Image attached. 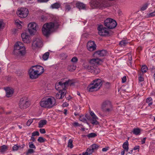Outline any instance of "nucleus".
Here are the masks:
<instances>
[{
  "label": "nucleus",
  "mask_w": 155,
  "mask_h": 155,
  "mask_svg": "<svg viewBox=\"0 0 155 155\" xmlns=\"http://www.w3.org/2000/svg\"><path fill=\"white\" fill-rule=\"evenodd\" d=\"M30 105V102L28 101L26 97H24L21 98L20 99L19 105L21 109H26L29 107Z\"/></svg>",
  "instance_id": "0eeeda50"
},
{
  "label": "nucleus",
  "mask_w": 155,
  "mask_h": 155,
  "mask_svg": "<svg viewBox=\"0 0 155 155\" xmlns=\"http://www.w3.org/2000/svg\"><path fill=\"white\" fill-rule=\"evenodd\" d=\"M6 97H8L12 96L13 93V91L9 89H7L6 91Z\"/></svg>",
  "instance_id": "a878e982"
},
{
  "label": "nucleus",
  "mask_w": 155,
  "mask_h": 155,
  "mask_svg": "<svg viewBox=\"0 0 155 155\" xmlns=\"http://www.w3.org/2000/svg\"><path fill=\"white\" fill-rule=\"evenodd\" d=\"M68 81V84H69L70 86H72L74 84V83L73 82L72 80L69 79L68 81Z\"/></svg>",
  "instance_id": "6e6d98bb"
},
{
  "label": "nucleus",
  "mask_w": 155,
  "mask_h": 155,
  "mask_svg": "<svg viewBox=\"0 0 155 155\" xmlns=\"http://www.w3.org/2000/svg\"><path fill=\"white\" fill-rule=\"evenodd\" d=\"M138 75H140V76H139V77H138V80H139V82H141V81H144V78L143 77H142V76H140V74H138Z\"/></svg>",
  "instance_id": "09e8293b"
},
{
  "label": "nucleus",
  "mask_w": 155,
  "mask_h": 155,
  "mask_svg": "<svg viewBox=\"0 0 155 155\" xmlns=\"http://www.w3.org/2000/svg\"><path fill=\"white\" fill-rule=\"evenodd\" d=\"M34 152V150L32 149H29L26 153L27 155H28L29 154H31Z\"/></svg>",
  "instance_id": "37998d69"
},
{
  "label": "nucleus",
  "mask_w": 155,
  "mask_h": 155,
  "mask_svg": "<svg viewBox=\"0 0 155 155\" xmlns=\"http://www.w3.org/2000/svg\"><path fill=\"white\" fill-rule=\"evenodd\" d=\"M104 82L102 79L97 78L93 80L92 82L99 90Z\"/></svg>",
  "instance_id": "dca6fc26"
},
{
  "label": "nucleus",
  "mask_w": 155,
  "mask_h": 155,
  "mask_svg": "<svg viewBox=\"0 0 155 155\" xmlns=\"http://www.w3.org/2000/svg\"><path fill=\"white\" fill-rule=\"evenodd\" d=\"M39 135V134L38 131H36L33 132L32 134V136H38Z\"/></svg>",
  "instance_id": "8fccbe9b"
},
{
  "label": "nucleus",
  "mask_w": 155,
  "mask_h": 155,
  "mask_svg": "<svg viewBox=\"0 0 155 155\" xmlns=\"http://www.w3.org/2000/svg\"><path fill=\"white\" fill-rule=\"evenodd\" d=\"M91 117H95V116H96L94 113L92 111L90 112V115Z\"/></svg>",
  "instance_id": "338daca9"
},
{
  "label": "nucleus",
  "mask_w": 155,
  "mask_h": 155,
  "mask_svg": "<svg viewBox=\"0 0 155 155\" xmlns=\"http://www.w3.org/2000/svg\"><path fill=\"white\" fill-rule=\"evenodd\" d=\"M61 6V4L59 2H56L54 4H52L50 8L52 9H58L60 8Z\"/></svg>",
  "instance_id": "4be33fe9"
},
{
  "label": "nucleus",
  "mask_w": 155,
  "mask_h": 155,
  "mask_svg": "<svg viewBox=\"0 0 155 155\" xmlns=\"http://www.w3.org/2000/svg\"><path fill=\"white\" fill-rule=\"evenodd\" d=\"M40 106L43 107L49 108L57 105L56 100L54 97H49L48 98H43L40 102Z\"/></svg>",
  "instance_id": "20e7f679"
},
{
  "label": "nucleus",
  "mask_w": 155,
  "mask_h": 155,
  "mask_svg": "<svg viewBox=\"0 0 155 155\" xmlns=\"http://www.w3.org/2000/svg\"><path fill=\"white\" fill-rule=\"evenodd\" d=\"M73 7V3H66L65 4V11L68 12L70 11L71 8Z\"/></svg>",
  "instance_id": "412c9836"
},
{
  "label": "nucleus",
  "mask_w": 155,
  "mask_h": 155,
  "mask_svg": "<svg viewBox=\"0 0 155 155\" xmlns=\"http://www.w3.org/2000/svg\"><path fill=\"white\" fill-rule=\"evenodd\" d=\"M155 16V11L149 14V17H152Z\"/></svg>",
  "instance_id": "4d7b16f0"
},
{
  "label": "nucleus",
  "mask_w": 155,
  "mask_h": 155,
  "mask_svg": "<svg viewBox=\"0 0 155 155\" xmlns=\"http://www.w3.org/2000/svg\"><path fill=\"white\" fill-rule=\"evenodd\" d=\"M150 69L152 72H155V67L153 66H151L150 67Z\"/></svg>",
  "instance_id": "3c124183"
},
{
  "label": "nucleus",
  "mask_w": 155,
  "mask_h": 155,
  "mask_svg": "<svg viewBox=\"0 0 155 155\" xmlns=\"http://www.w3.org/2000/svg\"><path fill=\"white\" fill-rule=\"evenodd\" d=\"M59 26V21L55 19L53 22L44 24L42 28L43 34L48 37L51 32V30L54 28H58Z\"/></svg>",
  "instance_id": "f03ea898"
},
{
  "label": "nucleus",
  "mask_w": 155,
  "mask_h": 155,
  "mask_svg": "<svg viewBox=\"0 0 155 155\" xmlns=\"http://www.w3.org/2000/svg\"><path fill=\"white\" fill-rule=\"evenodd\" d=\"M148 4L146 3L143 5L141 8L140 10L142 11L145 10L147 8Z\"/></svg>",
  "instance_id": "e433bc0d"
},
{
  "label": "nucleus",
  "mask_w": 155,
  "mask_h": 155,
  "mask_svg": "<svg viewBox=\"0 0 155 155\" xmlns=\"http://www.w3.org/2000/svg\"><path fill=\"white\" fill-rule=\"evenodd\" d=\"M147 70L148 68L146 65H143L142 66L141 71L142 73H145L147 71Z\"/></svg>",
  "instance_id": "c9c22d12"
},
{
  "label": "nucleus",
  "mask_w": 155,
  "mask_h": 155,
  "mask_svg": "<svg viewBox=\"0 0 155 155\" xmlns=\"http://www.w3.org/2000/svg\"><path fill=\"white\" fill-rule=\"evenodd\" d=\"M139 148H140V147L139 146H136L134 148V150H137V149H139Z\"/></svg>",
  "instance_id": "774afa93"
},
{
  "label": "nucleus",
  "mask_w": 155,
  "mask_h": 155,
  "mask_svg": "<svg viewBox=\"0 0 155 155\" xmlns=\"http://www.w3.org/2000/svg\"><path fill=\"white\" fill-rule=\"evenodd\" d=\"M71 61L73 63H76L78 61V59L76 57H73L71 60Z\"/></svg>",
  "instance_id": "de8ad7c7"
},
{
  "label": "nucleus",
  "mask_w": 155,
  "mask_h": 155,
  "mask_svg": "<svg viewBox=\"0 0 155 155\" xmlns=\"http://www.w3.org/2000/svg\"><path fill=\"white\" fill-rule=\"evenodd\" d=\"M8 149V147L6 145H4L1 147L0 152L2 153H3L5 152Z\"/></svg>",
  "instance_id": "cd10ccee"
},
{
  "label": "nucleus",
  "mask_w": 155,
  "mask_h": 155,
  "mask_svg": "<svg viewBox=\"0 0 155 155\" xmlns=\"http://www.w3.org/2000/svg\"><path fill=\"white\" fill-rule=\"evenodd\" d=\"M107 51L104 50H102L96 51L94 53V55L98 56V57H103L106 55Z\"/></svg>",
  "instance_id": "a211bd4d"
},
{
  "label": "nucleus",
  "mask_w": 155,
  "mask_h": 155,
  "mask_svg": "<svg viewBox=\"0 0 155 155\" xmlns=\"http://www.w3.org/2000/svg\"><path fill=\"white\" fill-rule=\"evenodd\" d=\"M60 93L61 95H62V97L63 98L64 95L66 94V89H64L60 91Z\"/></svg>",
  "instance_id": "49530a36"
},
{
  "label": "nucleus",
  "mask_w": 155,
  "mask_h": 155,
  "mask_svg": "<svg viewBox=\"0 0 155 155\" xmlns=\"http://www.w3.org/2000/svg\"><path fill=\"white\" fill-rule=\"evenodd\" d=\"M73 140L71 139H70L68 143V147H70L71 149L73 147Z\"/></svg>",
  "instance_id": "473e14b6"
},
{
  "label": "nucleus",
  "mask_w": 155,
  "mask_h": 155,
  "mask_svg": "<svg viewBox=\"0 0 155 155\" xmlns=\"http://www.w3.org/2000/svg\"><path fill=\"white\" fill-rule=\"evenodd\" d=\"M28 9L25 8H21L18 9L16 12L18 15L22 18H26L28 14Z\"/></svg>",
  "instance_id": "1a4fd4ad"
},
{
  "label": "nucleus",
  "mask_w": 155,
  "mask_h": 155,
  "mask_svg": "<svg viewBox=\"0 0 155 155\" xmlns=\"http://www.w3.org/2000/svg\"><path fill=\"white\" fill-rule=\"evenodd\" d=\"M32 68L35 69L39 75L41 74L44 72V68L41 66L37 65L32 66Z\"/></svg>",
  "instance_id": "f3484780"
},
{
  "label": "nucleus",
  "mask_w": 155,
  "mask_h": 155,
  "mask_svg": "<svg viewBox=\"0 0 155 155\" xmlns=\"http://www.w3.org/2000/svg\"><path fill=\"white\" fill-rule=\"evenodd\" d=\"M76 66L75 64H70L68 66L67 69L69 71H73L76 69Z\"/></svg>",
  "instance_id": "5701e85b"
},
{
  "label": "nucleus",
  "mask_w": 155,
  "mask_h": 155,
  "mask_svg": "<svg viewBox=\"0 0 155 155\" xmlns=\"http://www.w3.org/2000/svg\"><path fill=\"white\" fill-rule=\"evenodd\" d=\"M91 123L93 125H98L99 123L97 120L98 119L96 116L92 117L91 118Z\"/></svg>",
  "instance_id": "b1692460"
},
{
  "label": "nucleus",
  "mask_w": 155,
  "mask_h": 155,
  "mask_svg": "<svg viewBox=\"0 0 155 155\" xmlns=\"http://www.w3.org/2000/svg\"><path fill=\"white\" fill-rule=\"evenodd\" d=\"M49 55V53L48 52H47L45 53L43 55L42 58L44 60H47L48 58Z\"/></svg>",
  "instance_id": "f704fd0d"
},
{
  "label": "nucleus",
  "mask_w": 155,
  "mask_h": 155,
  "mask_svg": "<svg viewBox=\"0 0 155 155\" xmlns=\"http://www.w3.org/2000/svg\"><path fill=\"white\" fill-rule=\"evenodd\" d=\"M99 146L97 144H93L91 145V147L92 148V150L94 151L95 150H97L98 149Z\"/></svg>",
  "instance_id": "58836bf2"
},
{
  "label": "nucleus",
  "mask_w": 155,
  "mask_h": 155,
  "mask_svg": "<svg viewBox=\"0 0 155 155\" xmlns=\"http://www.w3.org/2000/svg\"><path fill=\"white\" fill-rule=\"evenodd\" d=\"M104 24L109 29L114 28L117 25L116 21L110 18H107L105 20Z\"/></svg>",
  "instance_id": "423d86ee"
},
{
  "label": "nucleus",
  "mask_w": 155,
  "mask_h": 155,
  "mask_svg": "<svg viewBox=\"0 0 155 155\" xmlns=\"http://www.w3.org/2000/svg\"><path fill=\"white\" fill-rule=\"evenodd\" d=\"M103 62L102 60L98 58H92L89 61L90 65H86L84 66V68L89 71L93 73L94 74H97L100 72V69L95 65L100 64Z\"/></svg>",
  "instance_id": "f257e3e1"
},
{
  "label": "nucleus",
  "mask_w": 155,
  "mask_h": 155,
  "mask_svg": "<svg viewBox=\"0 0 155 155\" xmlns=\"http://www.w3.org/2000/svg\"><path fill=\"white\" fill-rule=\"evenodd\" d=\"M97 136L96 134L94 133H91L87 135V137L89 138H94Z\"/></svg>",
  "instance_id": "72a5a7b5"
},
{
  "label": "nucleus",
  "mask_w": 155,
  "mask_h": 155,
  "mask_svg": "<svg viewBox=\"0 0 155 155\" xmlns=\"http://www.w3.org/2000/svg\"><path fill=\"white\" fill-rule=\"evenodd\" d=\"M68 81L63 82L62 81H60L56 83L55 85V89L59 91L65 89L66 86L68 84Z\"/></svg>",
  "instance_id": "f8f14e48"
},
{
  "label": "nucleus",
  "mask_w": 155,
  "mask_h": 155,
  "mask_svg": "<svg viewBox=\"0 0 155 155\" xmlns=\"http://www.w3.org/2000/svg\"><path fill=\"white\" fill-rule=\"evenodd\" d=\"M133 133L136 135H140V130L139 128H134L132 131Z\"/></svg>",
  "instance_id": "c756f323"
},
{
  "label": "nucleus",
  "mask_w": 155,
  "mask_h": 155,
  "mask_svg": "<svg viewBox=\"0 0 155 155\" xmlns=\"http://www.w3.org/2000/svg\"><path fill=\"white\" fill-rule=\"evenodd\" d=\"M32 122L33 120L32 119H29L27 121L26 123V125L28 126H29L32 123Z\"/></svg>",
  "instance_id": "603ef678"
},
{
  "label": "nucleus",
  "mask_w": 155,
  "mask_h": 155,
  "mask_svg": "<svg viewBox=\"0 0 155 155\" xmlns=\"http://www.w3.org/2000/svg\"><path fill=\"white\" fill-rule=\"evenodd\" d=\"M102 108L105 112H110L112 110V106L111 102L108 100L105 101L103 103Z\"/></svg>",
  "instance_id": "6e6552de"
},
{
  "label": "nucleus",
  "mask_w": 155,
  "mask_h": 155,
  "mask_svg": "<svg viewBox=\"0 0 155 155\" xmlns=\"http://www.w3.org/2000/svg\"><path fill=\"white\" fill-rule=\"evenodd\" d=\"M76 7L79 9H84L85 8V5L82 3L78 2L76 4Z\"/></svg>",
  "instance_id": "393cba45"
},
{
  "label": "nucleus",
  "mask_w": 155,
  "mask_h": 155,
  "mask_svg": "<svg viewBox=\"0 0 155 155\" xmlns=\"http://www.w3.org/2000/svg\"><path fill=\"white\" fill-rule=\"evenodd\" d=\"M146 102L148 104V106H150L153 104V99L150 97H148L146 100Z\"/></svg>",
  "instance_id": "2f4dec72"
},
{
  "label": "nucleus",
  "mask_w": 155,
  "mask_h": 155,
  "mask_svg": "<svg viewBox=\"0 0 155 155\" xmlns=\"http://www.w3.org/2000/svg\"><path fill=\"white\" fill-rule=\"evenodd\" d=\"M128 143L127 140L124 142L123 145V147L125 150L127 152L128 150Z\"/></svg>",
  "instance_id": "c85d7f7f"
},
{
  "label": "nucleus",
  "mask_w": 155,
  "mask_h": 155,
  "mask_svg": "<svg viewBox=\"0 0 155 155\" xmlns=\"http://www.w3.org/2000/svg\"><path fill=\"white\" fill-rule=\"evenodd\" d=\"M79 120L84 123H86L87 122V120L84 115L80 116L79 118Z\"/></svg>",
  "instance_id": "ea45409f"
},
{
  "label": "nucleus",
  "mask_w": 155,
  "mask_h": 155,
  "mask_svg": "<svg viewBox=\"0 0 155 155\" xmlns=\"http://www.w3.org/2000/svg\"><path fill=\"white\" fill-rule=\"evenodd\" d=\"M46 140L41 137H39L38 139V141L39 143H43Z\"/></svg>",
  "instance_id": "a19ab883"
},
{
  "label": "nucleus",
  "mask_w": 155,
  "mask_h": 155,
  "mask_svg": "<svg viewBox=\"0 0 155 155\" xmlns=\"http://www.w3.org/2000/svg\"><path fill=\"white\" fill-rule=\"evenodd\" d=\"M68 105L69 104L66 102H65L62 104V106L63 107H66L68 106Z\"/></svg>",
  "instance_id": "e2e57ef3"
},
{
  "label": "nucleus",
  "mask_w": 155,
  "mask_h": 155,
  "mask_svg": "<svg viewBox=\"0 0 155 155\" xmlns=\"http://www.w3.org/2000/svg\"><path fill=\"white\" fill-rule=\"evenodd\" d=\"M15 23L16 24V25L18 27H20V26H21V25L18 23V21L16 20L15 21Z\"/></svg>",
  "instance_id": "69168bd1"
},
{
  "label": "nucleus",
  "mask_w": 155,
  "mask_h": 155,
  "mask_svg": "<svg viewBox=\"0 0 155 155\" xmlns=\"http://www.w3.org/2000/svg\"><path fill=\"white\" fill-rule=\"evenodd\" d=\"M18 146L17 145H15L12 147V150L13 151H17L18 149Z\"/></svg>",
  "instance_id": "5fc2aeb1"
},
{
  "label": "nucleus",
  "mask_w": 155,
  "mask_h": 155,
  "mask_svg": "<svg viewBox=\"0 0 155 155\" xmlns=\"http://www.w3.org/2000/svg\"><path fill=\"white\" fill-rule=\"evenodd\" d=\"M99 35L101 36H109L113 34L114 32L110 31L109 29L103 26L102 25H100L97 27Z\"/></svg>",
  "instance_id": "39448f33"
},
{
  "label": "nucleus",
  "mask_w": 155,
  "mask_h": 155,
  "mask_svg": "<svg viewBox=\"0 0 155 155\" xmlns=\"http://www.w3.org/2000/svg\"><path fill=\"white\" fill-rule=\"evenodd\" d=\"M25 146V144H23L21 146L20 145H18V149H19L20 148H23Z\"/></svg>",
  "instance_id": "0e129e2a"
},
{
  "label": "nucleus",
  "mask_w": 155,
  "mask_h": 155,
  "mask_svg": "<svg viewBox=\"0 0 155 155\" xmlns=\"http://www.w3.org/2000/svg\"><path fill=\"white\" fill-rule=\"evenodd\" d=\"M42 46V41L40 39L36 38L33 40L32 44V47L33 49L40 48Z\"/></svg>",
  "instance_id": "ddd939ff"
},
{
  "label": "nucleus",
  "mask_w": 155,
  "mask_h": 155,
  "mask_svg": "<svg viewBox=\"0 0 155 155\" xmlns=\"http://www.w3.org/2000/svg\"><path fill=\"white\" fill-rule=\"evenodd\" d=\"M41 134H45L46 133V131L45 129H40L39 130Z\"/></svg>",
  "instance_id": "13d9d810"
},
{
  "label": "nucleus",
  "mask_w": 155,
  "mask_h": 155,
  "mask_svg": "<svg viewBox=\"0 0 155 155\" xmlns=\"http://www.w3.org/2000/svg\"><path fill=\"white\" fill-rule=\"evenodd\" d=\"M87 49L90 51H93L96 48V45L94 41H89L87 45Z\"/></svg>",
  "instance_id": "2eb2a0df"
},
{
  "label": "nucleus",
  "mask_w": 155,
  "mask_h": 155,
  "mask_svg": "<svg viewBox=\"0 0 155 155\" xmlns=\"http://www.w3.org/2000/svg\"><path fill=\"white\" fill-rule=\"evenodd\" d=\"M49 0H38V2L39 3L47 2Z\"/></svg>",
  "instance_id": "bf43d9fd"
},
{
  "label": "nucleus",
  "mask_w": 155,
  "mask_h": 155,
  "mask_svg": "<svg viewBox=\"0 0 155 155\" xmlns=\"http://www.w3.org/2000/svg\"><path fill=\"white\" fill-rule=\"evenodd\" d=\"M21 37L24 42L26 43H30V37L28 35H26L25 34L22 33L21 34Z\"/></svg>",
  "instance_id": "6ab92c4d"
},
{
  "label": "nucleus",
  "mask_w": 155,
  "mask_h": 155,
  "mask_svg": "<svg viewBox=\"0 0 155 155\" xmlns=\"http://www.w3.org/2000/svg\"><path fill=\"white\" fill-rule=\"evenodd\" d=\"M73 125L74 127H80L81 126H82L81 124H79L78 122H74L73 124Z\"/></svg>",
  "instance_id": "864d4df0"
},
{
  "label": "nucleus",
  "mask_w": 155,
  "mask_h": 155,
  "mask_svg": "<svg viewBox=\"0 0 155 155\" xmlns=\"http://www.w3.org/2000/svg\"><path fill=\"white\" fill-rule=\"evenodd\" d=\"M37 28L38 25L35 22L30 23L28 25V29L30 35H34L37 31Z\"/></svg>",
  "instance_id": "9b49d317"
},
{
  "label": "nucleus",
  "mask_w": 155,
  "mask_h": 155,
  "mask_svg": "<svg viewBox=\"0 0 155 155\" xmlns=\"http://www.w3.org/2000/svg\"><path fill=\"white\" fill-rule=\"evenodd\" d=\"M30 77L32 79H35L37 78L39 75L35 69L32 68V66L29 71Z\"/></svg>",
  "instance_id": "4468645a"
},
{
  "label": "nucleus",
  "mask_w": 155,
  "mask_h": 155,
  "mask_svg": "<svg viewBox=\"0 0 155 155\" xmlns=\"http://www.w3.org/2000/svg\"><path fill=\"white\" fill-rule=\"evenodd\" d=\"M106 0H96L93 2V4L95 7L102 9L107 6Z\"/></svg>",
  "instance_id": "9d476101"
},
{
  "label": "nucleus",
  "mask_w": 155,
  "mask_h": 155,
  "mask_svg": "<svg viewBox=\"0 0 155 155\" xmlns=\"http://www.w3.org/2000/svg\"><path fill=\"white\" fill-rule=\"evenodd\" d=\"M56 98L58 99H62V95L61 94L60 91H59L56 95Z\"/></svg>",
  "instance_id": "79ce46f5"
},
{
  "label": "nucleus",
  "mask_w": 155,
  "mask_h": 155,
  "mask_svg": "<svg viewBox=\"0 0 155 155\" xmlns=\"http://www.w3.org/2000/svg\"><path fill=\"white\" fill-rule=\"evenodd\" d=\"M86 151L88 152L89 155H90L94 152V151L93 150H92V148H88L86 150Z\"/></svg>",
  "instance_id": "c03bdc74"
},
{
  "label": "nucleus",
  "mask_w": 155,
  "mask_h": 155,
  "mask_svg": "<svg viewBox=\"0 0 155 155\" xmlns=\"http://www.w3.org/2000/svg\"><path fill=\"white\" fill-rule=\"evenodd\" d=\"M47 121L46 120H42L38 123V127L39 128L42 127L43 126L47 124Z\"/></svg>",
  "instance_id": "bb28decb"
},
{
  "label": "nucleus",
  "mask_w": 155,
  "mask_h": 155,
  "mask_svg": "<svg viewBox=\"0 0 155 155\" xmlns=\"http://www.w3.org/2000/svg\"><path fill=\"white\" fill-rule=\"evenodd\" d=\"M85 116L88 120H90L91 119V117L90 115L86 114H85Z\"/></svg>",
  "instance_id": "680f3d73"
},
{
  "label": "nucleus",
  "mask_w": 155,
  "mask_h": 155,
  "mask_svg": "<svg viewBox=\"0 0 155 155\" xmlns=\"http://www.w3.org/2000/svg\"><path fill=\"white\" fill-rule=\"evenodd\" d=\"M29 147L31 148V149H36V147H35V145H34V143H29Z\"/></svg>",
  "instance_id": "a18cd8bd"
},
{
  "label": "nucleus",
  "mask_w": 155,
  "mask_h": 155,
  "mask_svg": "<svg viewBox=\"0 0 155 155\" xmlns=\"http://www.w3.org/2000/svg\"><path fill=\"white\" fill-rule=\"evenodd\" d=\"M87 90L89 92L96 91L98 90V89L91 82L87 87Z\"/></svg>",
  "instance_id": "aec40b11"
},
{
  "label": "nucleus",
  "mask_w": 155,
  "mask_h": 155,
  "mask_svg": "<svg viewBox=\"0 0 155 155\" xmlns=\"http://www.w3.org/2000/svg\"><path fill=\"white\" fill-rule=\"evenodd\" d=\"M13 52L18 57L23 56L25 54V47L23 46L22 43L17 42L14 45Z\"/></svg>",
  "instance_id": "7ed1b4c3"
},
{
  "label": "nucleus",
  "mask_w": 155,
  "mask_h": 155,
  "mask_svg": "<svg viewBox=\"0 0 155 155\" xmlns=\"http://www.w3.org/2000/svg\"><path fill=\"white\" fill-rule=\"evenodd\" d=\"M60 58L62 60L65 59L68 57L67 54L64 53H62L60 55Z\"/></svg>",
  "instance_id": "4c0bfd02"
},
{
  "label": "nucleus",
  "mask_w": 155,
  "mask_h": 155,
  "mask_svg": "<svg viewBox=\"0 0 155 155\" xmlns=\"http://www.w3.org/2000/svg\"><path fill=\"white\" fill-rule=\"evenodd\" d=\"M122 83L125 82L126 81V80H127L126 76H124L122 78Z\"/></svg>",
  "instance_id": "052dcab7"
},
{
  "label": "nucleus",
  "mask_w": 155,
  "mask_h": 155,
  "mask_svg": "<svg viewBox=\"0 0 155 155\" xmlns=\"http://www.w3.org/2000/svg\"><path fill=\"white\" fill-rule=\"evenodd\" d=\"M128 43H129V42L127 40H122L120 42L119 44L122 47V46H125Z\"/></svg>",
  "instance_id": "7c9ffc66"
}]
</instances>
